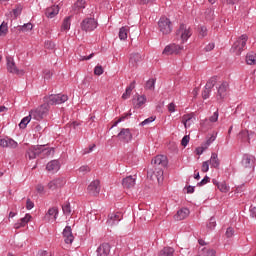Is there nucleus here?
<instances>
[{
  "instance_id": "obj_1",
  "label": "nucleus",
  "mask_w": 256,
  "mask_h": 256,
  "mask_svg": "<svg viewBox=\"0 0 256 256\" xmlns=\"http://www.w3.org/2000/svg\"><path fill=\"white\" fill-rule=\"evenodd\" d=\"M55 154L54 148H45V145H35L31 146L26 151V157L28 159H37L39 157L40 159H46V157H51V155Z\"/></svg>"
},
{
  "instance_id": "obj_2",
  "label": "nucleus",
  "mask_w": 256,
  "mask_h": 256,
  "mask_svg": "<svg viewBox=\"0 0 256 256\" xmlns=\"http://www.w3.org/2000/svg\"><path fill=\"white\" fill-rule=\"evenodd\" d=\"M48 114L49 104L45 101L42 105L30 111V117H32V119H35V121H41L44 117H47Z\"/></svg>"
},
{
  "instance_id": "obj_3",
  "label": "nucleus",
  "mask_w": 256,
  "mask_h": 256,
  "mask_svg": "<svg viewBox=\"0 0 256 256\" xmlns=\"http://www.w3.org/2000/svg\"><path fill=\"white\" fill-rule=\"evenodd\" d=\"M248 39L249 37L247 36V34L241 35L237 39V41H235L234 44L232 45L230 49L231 53H235L237 56L241 55V53L243 52V49H245L247 45Z\"/></svg>"
},
{
  "instance_id": "obj_4",
  "label": "nucleus",
  "mask_w": 256,
  "mask_h": 256,
  "mask_svg": "<svg viewBox=\"0 0 256 256\" xmlns=\"http://www.w3.org/2000/svg\"><path fill=\"white\" fill-rule=\"evenodd\" d=\"M68 99L69 96L65 94H52L50 96H45L44 102L48 104V107H50V105H61L68 101Z\"/></svg>"
},
{
  "instance_id": "obj_5",
  "label": "nucleus",
  "mask_w": 256,
  "mask_h": 256,
  "mask_svg": "<svg viewBox=\"0 0 256 256\" xmlns=\"http://www.w3.org/2000/svg\"><path fill=\"white\" fill-rule=\"evenodd\" d=\"M158 29L162 35H169L173 31L171 20L167 17H161L158 21Z\"/></svg>"
},
{
  "instance_id": "obj_6",
  "label": "nucleus",
  "mask_w": 256,
  "mask_h": 256,
  "mask_svg": "<svg viewBox=\"0 0 256 256\" xmlns=\"http://www.w3.org/2000/svg\"><path fill=\"white\" fill-rule=\"evenodd\" d=\"M6 67L8 73H12V75H25V71L19 70V68H17L15 60L11 56L6 57Z\"/></svg>"
},
{
  "instance_id": "obj_7",
  "label": "nucleus",
  "mask_w": 256,
  "mask_h": 256,
  "mask_svg": "<svg viewBox=\"0 0 256 256\" xmlns=\"http://www.w3.org/2000/svg\"><path fill=\"white\" fill-rule=\"evenodd\" d=\"M151 163L153 164L155 171H157V169L167 168L169 160H167V156L165 155H157L152 159Z\"/></svg>"
},
{
  "instance_id": "obj_8",
  "label": "nucleus",
  "mask_w": 256,
  "mask_h": 256,
  "mask_svg": "<svg viewBox=\"0 0 256 256\" xmlns=\"http://www.w3.org/2000/svg\"><path fill=\"white\" fill-rule=\"evenodd\" d=\"M97 21L95 20V18H86L84 19L81 24L80 27L82 29V31H95V29H97Z\"/></svg>"
},
{
  "instance_id": "obj_9",
  "label": "nucleus",
  "mask_w": 256,
  "mask_h": 256,
  "mask_svg": "<svg viewBox=\"0 0 256 256\" xmlns=\"http://www.w3.org/2000/svg\"><path fill=\"white\" fill-rule=\"evenodd\" d=\"M176 36L180 37L182 43H185L191 37V30L187 25L181 24L179 29L176 31Z\"/></svg>"
},
{
  "instance_id": "obj_10",
  "label": "nucleus",
  "mask_w": 256,
  "mask_h": 256,
  "mask_svg": "<svg viewBox=\"0 0 256 256\" xmlns=\"http://www.w3.org/2000/svg\"><path fill=\"white\" fill-rule=\"evenodd\" d=\"M227 93H229V83L224 81L217 89L216 99L217 101H223L225 97H227Z\"/></svg>"
},
{
  "instance_id": "obj_11",
  "label": "nucleus",
  "mask_w": 256,
  "mask_h": 256,
  "mask_svg": "<svg viewBox=\"0 0 256 256\" xmlns=\"http://www.w3.org/2000/svg\"><path fill=\"white\" fill-rule=\"evenodd\" d=\"M183 50V47L180 45H177L175 43L167 45L163 50V55H179L181 51Z\"/></svg>"
},
{
  "instance_id": "obj_12",
  "label": "nucleus",
  "mask_w": 256,
  "mask_h": 256,
  "mask_svg": "<svg viewBox=\"0 0 256 256\" xmlns=\"http://www.w3.org/2000/svg\"><path fill=\"white\" fill-rule=\"evenodd\" d=\"M117 138L122 143H129V141L133 139V134H131V130L129 128H122L118 133Z\"/></svg>"
},
{
  "instance_id": "obj_13",
  "label": "nucleus",
  "mask_w": 256,
  "mask_h": 256,
  "mask_svg": "<svg viewBox=\"0 0 256 256\" xmlns=\"http://www.w3.org/2000/svg\"><path fill=\"white\" fill-rule=\"evenodd\" d=\"M87 191L89 195L97 197V195H99L101 192V182L99 180L92 181L90 185H88Z\"/></svg>"
},
{
  "instance_id": "obj_14",
  "label": "nucleus",
  "mask_w": 256,
  "mask_h": 256,
  "mask_svg": "<svg viewBox=\"0 0 256 256\" xmlns=\"http://www.w3.org/2000/svg\"><path fill=\"white\" fill-rule=\"evenodd\" d=\"M121 219H123V213L112 212L108 215V219H107L106 223L110 227H113V225H117L119 223V221H121Z\"/></svg>"
},
{
  "instance_id": "obj_15",
  "label": "nucleus",
  "mask_w": 256,
  "mask_h": 256,
  "mask_svg": "<svg viewBox=\"0 0 256 256\" xmlns=\"http://www.w3.org/2000/svg\"><path fill=\"white\" fill-rule=\"evenodd\" d=\"M65 183H67L65 178H56L48 183V189L51 191H57V189L64 187Z\"/></svg>"
},
{
  "instance_id": "obj_16",
  "label": "nucleus",
  "mask_w": 256,
  "mask_h": 256,
  "mask_svg": "<svg viewBox=\"0 0 256 256\" xmlns=\"http://www.w3.org/2000/svg\"><path fill=\"white\" fill-rule=\"evenodd\" d=\"M62 235L67 245H71V243L75 241V236H73V230L71 229V226H66L62 232Z\"/></svg>"
},
{
  "instance_id": "obj_17",
  "label": "nucleus",
  "mask_w": 256,
  "mask_h": 256,
  "mask_svg": "<svg viewBox=\"0 0 256 256\" xmlns=\"http://www.w3.org/2000/svg\"><path fill=\"white\" fill-rule=\"evenodd\" d=\"M58 215H59V208L52 207L46 213L45 219H46V221H48V223H54V221H57Z\"/></svg>"
},
{
  "instance_id": "obj_18",
  "label": "nucleus",
  "mask_w": 256,
  "mask_h": 256,
  "mask_svg": "<svg viewBox=\"0 0 256 256\" xmlns=\"http://www.w3.org/2000/svg\"><path fill=\"white\" fill-rule=\"evenodd\" d=\"M242 165L246 169H251L255 165V156L251 154H244L242 157Z\"/></svg>"
},
{
  "instance_id": "obj_19",
  "label": "nucleus",
  "mask_w": 256,
  "mask_h": 256,
  "mask_svg": "<svg viewBox=\"0 0 256 256\" xmlns=\"http://www.w3.org/2000/svg\"><path fill=\"white\" fill-rule=\"evenodd\" d=\"M97 256H109L111 253V245L102 243L96 250Z\"/></svg>"
},
{
  "instance_id": "obj_20",
  "label": "nucleus",
  "mask_w": 256,
  "mask_h": 256,
  "mask_svg": "<svg viewBox=\"0 0 256 256\" xmlns=\"http://www.w3.org/2000/svg\"><path fill=\"white\" fill-rule=\"evenodd\" d=\"M17 142L11 138H1L0 147H9L10 149H17Z\"/></svg>"
},
{
  "instance_id": "obj_21",
  "label": "nucleus",
  "mask_w": 256,
  "mask_h": 256,
  "mask_svg": "<svg viewBox=\"0 0 256 256\" xmlns=\"http://www.w3.org/2000/svg\"><path fill=\"white\" fill-rule=\"evenodd\" d=\"M141 61H143V56H141V54H139V53H133L130 55L129 66L137 67V65H139V63H141Z\"/></svg>"
},
{
  "instance_id": "obj_22",
  "label": "nucleus",
  "mask_w": 256,
  "mask_h": 256,
  "mask_svg": "<svg viewBox=\"0 0 256 256\" xmlns=\"http://www.w3.org/2000/svg\"><path fill=\"white\" fill-rule=\"evenodd\" d=\"M189 213L190 211L188 208H182L174 215V219L175 221H183V219H187V217H189Z\"/></svg>"
},
{
  "instance_id": "obj_23",
  "label": "nucleus",
  "mask_w": 256,
  "mask_h": 256,
  "mask_svg": "<svg viewBox=\"0 0 256 256\" xmlns=\"http://www.w3.org/2000/svg\"><path fill=\"white\" fill-rule=\"evenodd\" d=\"M135 181H136L135 177L127 176L126 178H123L122 185H123L124 189H131V188L135 187Z\"/></svg>"
},
{
  "instance_id": "obj_24",
  "label": "nucleus",
  "mask_w": 256,
  "mask_h": 256,
  "mask_svg": "<svg viewBox=\"0 0 256 256\" xmlns=\"http://www.w3.org/2000/svg\"><path fill=\"white\" fill-rule=\"evenodd\" d=\"M47 171H59L61 169V164L59 163V160H51L46 165Z\"/></svg>"
},
{
  "instance_id": "obj_25",
  "label": "nucleus",
  "mask_w": 256,
  "mask_h": 256,
  "mask_svg": "<svg viewBox=\"0 0 256 256\" xmlns=\"http://www.w3.org/2000/svg\"><path fill=\"white\" fill-rule=\"evenodd\" d=\"M29 221H31V216L30 214H26L24 218L20 219V222L14 224V229H21V227H25Z\"/></svg>"
},
{
  "instance_id": "obj_26",
  "label": "nucleus",
  "mask_w": 256,
  "mask_h": 256,
  "mask_svg": "<svg viewBox=\"0 0 256 256\" xmlns=\"http://www.w3.org/2000/svg\"><path fill=\"white\" fill-rule=\"evenodd\" d=\"M46 17L49 19H53L56 15H59V6H52L48 8L45 13Z\"/></svg>"
},
{
  "instance_id": "obj_27",
  "label": "nucleus",
  "mask_w": 256,
  "mask_h": 256,
  "mask_svg": "<svg viewBox=\"0 0 256 256\" xmlns=\"http://www.w3.org/2000/svg\"><path fill=\"white\" fill-rule=\"evenodd\" d=\"M135 80L130 83L128 87H126L125 92L122 94V99H129L131 97V93H133V89H135Z\"/></svg>"
},
{
  "instance_id": "obj_28",
  "label": "nucleus",
  "mask_w": 256,
  "mask_h": 256,
  "mask_svg": "<svg viewBox=\"0 0 256 256\" xmlns=\"http://www.w3.org/2000/svg\"><path fill=\"white\" fill-rule=\"evenodd\" d=\"M208 163H210L211 167H213L214 169H219L220 162H219V157L217 156V153L215 152L212 153Z\"/></svg>"
},
{
  "instance_id": "obj_29",
  "label": "nucleus",
  "mask_w": 256,
  "mask_h": 256,
  "mask_svg": "<svg viewBox=\"0 0 256 256\" xmlns=\"http://www.w3.org/2000/svg\"><path fill=\"white\" fill-rule=\"evenodd\" d=\"M132 101L135 107L139 109V107L145 105V103L147 102V97H145V95H142V96L138 95L137 99H133Z\"/></svg>"
},
{
  "instance_id": "obj_30",
  "label": "nucleus",
  "mask_w": 256,
  "mask_h": 256,
  "mask_svg": "<svg viewBox=\"0 0 256 256\" xmlns=\"http://www.w3.org/2000/svg\"><path fill=\"white\" fill-rule=\"evenodd\" d=\"M155 177L158 181V183H163V169H157L155 170L151 175L150 179H153Z\"/></svg>"
},
{
  "instance_id": "obj_31",
  "label": "nucleus",
  "mask_w": 256,
  "mask_h": 256,
  "mask_svg": "<svg viewBox=\"0 0 256 256\" xmlns=\"http://www.w3.org/2000/svg\"><path fill=\"white\" fill-rule=\"evenodd\" d=\"M247 65H256V53L250 52L246 55Z\"/></svg>"
},
{
  "instance_id": "obj_32",
  "label": "nucleus",
  "mask_w": 256,
  "mask_h": 256,
  "mask_svg": "<svg viewBox=\"0 0 256 256\" xmlns=\"http://www.w3.org/2000/svg\"><path fill=\"white\" fill-rule=\"evenodd\" d=\"M175 253V249L171 247H164L160 252L159 256H173Z\"/></svg>"
},
{
  "instance_id": "obj_33",
  "label": "nucleus",
  "mask_w": 256,
  "mask_h": 256,
  "mask_svg": "<svg viewBox=\"0 0 256 256\" xmlns=\"http://www.w3.org/2000/svg\"><path fill=\"white\" fill-rule=\"evenodd\" d=\"M238 139H240L243 143H245V141H251V138L249 137V131L248 130H242L238 134Z\"/></svg>"
},
{
  "instance_id": "obj_34",
  "label": "nucleus",
  "mask_w": 256,
  "mask_h": 256,
  "mask_svg": "<svg viewBox=\"0 0 256 256\" xmlns=\"http://www.w3.org/2000/svg\"><path fill=\"white\" fill-rule=\"evenodd\" d=\"M69 29H71V16H68L63 20L61 31H69Z\"/></svg>"
},
{
  "instance_id": "obj_35",
  "label": "nucleus",
  "mask_w": 256,
  "mask_h": 256,
  "mask_svg": "<svg viewBox=\"0 0 256 256\" xmlns=\"http://www.w3.org/2000/svg\"><path fill=\"white\" fill-rule=\"evenodd\" d=\"M216 251L211 248H203L199 254V256H215Z\"/></svg>"
},
{
  "instance_id": "obj_36",
  "label": "nucleus",
  "mask_w": 256,
  "mask_h": 256,
  "mask_svg": "<svg viewBox=\"0 0 256 256\" xmlns=\"http://www.w3.org/2000/svg\"><path fill=\"white\" fill-rule=\"evenodd\" d=\"M156 81H157V79H155V78L149 79L145 84V89H147L148 91H155Z\"/></svg>"
},
{
  "instance_id": "obj_37",
  "label": "nucleus",
  "mask_w": 256,
  "mask_h": 256,
  "mask_svg": "<svg viewBox=\"0 0 256 256\" xmlns=\"http://www.w3.org/2000/svg\"><path fill=\"white\" fill-rule=\"evenodd\" d=\"M31 114H29L28 116L24 117L21 122L19 123V127L20 129H25L27 127V125H29V123L31 122Z\"/></svg>"
},
{
  "instance_id": "obj_38",
  "label": "nucleus",
  "mask_w": 256,
  "mask_h": 256,
  "mask_svg": "<svg viewBox=\"0 0 256 256\" xmlns=\"http://www.w3.org/2000/svg\"><path fill=\"white\" fill-rule=\"evenodd\" d=\"M127 33H129V28L127 27H121L119 30V39L121 41H125V39H127Z\"/></svg>"
},
{
  "instance_id": "obj_39",
  "label": "nucleus",
  "mask_w": 256,
  "mask_h": 256,
  "mask_svg": "<svg viewBox=\"0 0 256 256\" xmlns=\"http://www.w3.org/2000/svg\"><path fill=\"white\" fill-rule=\"evenodd\" d=\"M217 84V76H214L212 78H210L206 85H205V89H213V87H215V85Z\"/></svg>"
},
{
  "instance_id": "obj_40",
  "label": "nucleus",
  "mask_w": 256,
  "mask_h": 256,
  "mask_svg": "<svg viewBox=\"0 0 256 256\" xmlns=\"http://www.w3.org/2000/svg\"><path fill=\"white\" fill-rule=\"evenodd\" d=\"M193 119V116L191 114H186L182 117V123L185 127H191V121Z\"/></svg>"
},
{
  "instance_id": "obj_41",
  "label": "nucleus",
  "mask_w": 256,
  "mask_h": 256,
  "mask_svg": "<svg viewBox=\"0 0 256 256\" xmlns=\"http://www.w3.org/2000/svg\"><path fill=\"white\" fill-rule=\"evenodd\" d=\"M8 32L9 28L7 27V23L2 22V24L0 25V36L5 37V35H7Z\"/></svg>"
},
{
  "instance_id": "obj_42",
  "label": "nucleus",
  "mask_w": 256,
  "mask_h": 256,
  "mask_svg": "<svg viewBox=\"0 0 256 256\" xmlns=\"http://www.w3.org/2000/svg\"><path fill=\"white\" fill-rule=\"evenodd\" d=\"M62 211L64 215H71V203L66 202L62 205Z\"/></svg>"
},
{
  "instance_id": "obj_43",
  "label": "nucleus",
  "mask_w": 256,
  "mask_h": 256,
  "mask_svg": "<svg viewBox=\"0 0 256 256\" xmlns=\"http://www.w3.org/2000/svg\"><path fill=\"white\" fill-rule=\"evenodd\" d=\"M31 29H33V24L31 23H26L22 26H18V31H31Z\"/></svg>"
},
{
  "instance_id": "obj_44",
  "label": "nucleus",
  "mask_w": 256,
  "mask_h": 256,
  "mask_svg": "<svg viewBox=\"0 0 256 256\" xmlns=\"http://www.w3.org/2000/svg\"><path fill=\"white\" fill-rule=\"evenodd\" d=\"M217 188L219 189V191H221V193H227L229 191V186H227L225 182L218 184Z\"/></svg>"
},
{
  "instance_id": "obj_45",
  "label": "nucleus",
  "mask_w": 256,
  "mask_h": 256,
  "mask_svg": "<svg viewBox=\"0 0 256 256\" xmlns=\"http://www.w3.org/2000/svg\"><path fill=\"white\" fill-rule=\"evenodd\" d=\"M208 229H215L217 227V220H215V217H211L209 220V223L207 224Z\"/></svg>"
},
{
  "instance_id": "obj_46",
  "label": "nucleus",
  "mask_w": 256,
  "mask_h": 256,
  "mask_svg": "<svg viewBox=\"0 0 256 256\" xmlns=\"http://www.w3.org/2000/svg\"><path fill=\"white\" fill-rule=\"evenodd\" d=\"M218 120H219V110L214 112L213 115L209 117L210 123H217Z\"/></svg>"
},
{
  "instance_id": "obj_47",
  "label": "nucleus",
  "mask_w": 256,
  "mask_h": 256,
  "mask_svg": "<svg viewBox=\"0 0 256 256\" xmlns=\"http://www.w3.org/2000/svg\"><path fill=\"white\" fill-rule=\"evenodd\" d=\"M75 9H85V0H78L75 4H74Z\"/></svg>"
},
{
  "instance_id": "obj_48",
  "label": "nucleus",
  "mask_w": 256,
  "mask_h": 256,
  "mask_svg": "<svg viewBox=\"0 0 256 256\" xmlns=\"http://www.w3.org/2000/svg\"><path fill=\"white\" fill-rule=\"evenodd\" d=\"M21 11H23V8L21 6H17L15 9L12 10L15 19H17L18 16L21 15Z\"/></svg>"
},
{
  "instance_id": "obj_49",
  "label": "nucleus",
  "mask_w": 256,
  "mask_h": 256,
  "mask_svg": "<svg viewBox=\"0 0 256 256\" xmlns=\"http://www.w3.org/2000/svg\"><path fill=\"white\" fill-rule=\"evenodd\" d=\"M153 121H155V117L151 116L147 119H145L144 121H142L140 123L141 127H145V125H149V123H153Z\"/></svg>"
},
{
  "instance_id": "obj_50",
  "label": "nucleus",
  "mask_w": 256,
  "mask_h": 256,
  "mask_svg": "<svg viewBox=\"0 0 256 256\" xmlns=\"http://www.w3.org/2000/svg\"><path fill=\"white\" fill-rule=\"evenodd\" d=\"M209 181H211V178H209V176H205L198 184V187H203V185H207V183H209Z\"/></svg>"
},
{
  "instance_id": "obj_51",
  "label": "nucleus",
  "mask_w": 256,
  "mask_h": 256,
  "mask_svg": "<svg viewBox=\"0 0 256 256\" xmlns=\"http://www.w3.org/2000/svg\"><path fill=\"white\" fill-rule=\"evenodd\" d=\"M191 138L189 137V135H185L183 138H182V141H181V146L182 147H187V145H189V140Z\"/></svg>"
},
{
  "instance_id": "obj_52",
  "label": "nucleus",
  "mask_w": 256,
  "mask_h": 256,
  "mask_svg": "<svg viewBox=\"0 0 256 256\" xmlns=\"http://www.w3.org/2000/svg\"><path fill=\"white\" fill-rule=\"evenodd\" d=\"M104 70H103V66H96L94 68V75H103Z\"/></svg>"
},
{
  "instance_id": "obj_53",
  "label": "nucleus",
  "mask_w": 256,
  "mask_h": 256,
  "mask_svg": "<svg viewBox=\"0 0 256 256\" xmlns=\"http://www.w3.org/2000/svg\"><path fill=\"white\" fill-rule=\"evenodd\" d=\"M211 89L205 88L202 92V98L203 99H209V95H211Z\"/></svg>"
},
{
  "instance_id": "obj_54",
  "label": "nucleus",
  "mask_w": 256,
  "mask_h": 256,
  "mask_svg": "<svg viewBox=\"0 0 256 256\" xmlns=\"http://www.w3.org/2000/svg\"><path fill=\"white\" fill-rule=\"evenodd\" d=\"M215 139H217V135L212 134L211 137L206 141V143L204 145L206 147H209V145H211V143H213V141H215Z\"/></svg>"
},
{
  "instance_id": "obj_55",
  "label": "nucleus",
  "mask_w": 256,
  "mask_h": 256,
  "mask_svg": "<svg viewBox=\"0 0 256 256\" xmlns=\"http://www.w3.org/2000/svg\"><path fill=\"white\" fill-rule=\"evenodd\" d=\"M235 233V230L231 227L227 228L226 230V237L229 239L231 238Z\"/></svg>"
},
{
  "instance_id": "obj_56",
  "label": "nucleus",
  "mask_w": 256,
  "mask_h": 256,
  "mask_svg": "<svg viewBox=\"0 0 256 256\" xmlns=\"http://www.w3.org/2000/svg\"><path fill=\"white\" fill-rule=\"evenodd\" d=\"M33 207H35V203H33V201H31V199L28 198L26 201V209L31 210L33 209Z\"/></svg>"
},
{
  "instance_id": "obj_57",
  "label": "nucleus",
  "mask_w": 256,
  "mask_h": 256,
  "mask_svg": "<svg viewBox=\"0 0 256 256\" xmlns=\"http://www.w3.org/2000/svg\"><path fill=\"white\" fill-rule=\"evenodd\" d=\"M209 171V161H205L202 163V172L207 173Z\"/></svg>"
},
{
  "instance_id": "obj_58",
  "label": "nucleus",
  "mask_w": 256,
  "mask_h": 256,
  "mask_svg": "<svg viewBox=\"0 0 256 256\" xmlns=\"http://www.w3.org/2000/svg\"><path fill=\"white\" fill-rule=\"evenodd\" d=\"M199 33H200L201 37H207V27L201 26Z\"/></svg>"
},
{
  "instance_id": "obj_59",
  "label": "nucleus",
  "mask_w": 256,
  "mask_h": 256,
  "mask_svg": "<svg viewBox=\"0 0 256 256\" xmlns=\"http://www.w3.org/2000/svg\"><path fill=\"white\" fill-rule=\"evenodd\" d=\"M204 49L206 52L213 51L215 49V43H209Z\"/></svg>"
},
{
  "instance_id": "obj_60",
  "label": "nucleus",
  "mask_w": 256,
  "mask_h": 256,
  "mask_svg": "<svg viewBox=\"0 0 256 256\" xmlns=\"http://www.w3.org/2000/svg\"><path fill=\"white\" fill-rule=\"evenodd\" d=\"M45 47H46V49H55V43H53L51 41H46Z\"/></svg>"
},
{
  "instance_id": "obj_61",
  "label": "nucleus",
  "mask_w": 256,
  "mask_h": 256,
  "mask_svg": "<svg viewBox=\"0 0 256 256\" xmlns=\"http://www.w3.org/2000/svg\"><path fill=\"white\" fill-rule=\"evenodd\" d=\"M205 149H207V146H206V145H204V146H202V147L196 148V153H197V155H202V153H203V151H205Z\"/></svg>"
},
{
  "instance_id": "obj_62",
  "label": "nucleus",
  "mask_w": 256,
  "mask_h": 256,
  "mask_svg": "<svg viewBox=\"0 0 256 256\" xmlns=\"http://www.w3.org/2000/svg\"><path fill=\"white\" fill-rule=\"evenodd\" d=\"M52 75L53 74L51 73V71L49 70L44 71V79H51Z\"/></svg>"
},
{
  "instance_id": "obj_63",
  "label": "nucleus",
  "mask_w": 256,
  "mask_h": 256,
  "mask_svg": "<svg viewBox=\"0 0 256 256\" xmlns=\"http://www.w3.org/2000/svg\"><path fill=\"white\" fill-rule=\"evenodd\" d=\"M250 216L256 219V207H250Z\"/></svg>"
},
{
  "instance_id": "obj_64",
  "label": "nucleus",
  "mask_w": 256,
  "mask_h": 256,
  "mask_svg": "<svg viewBox=\"0 0 256 256\" xmlns=\"http://www.w3.org/2000/svg\"><path fill=\"white\" fill-rule=\"evenodd\" d=\"M38 255L39 256H51V254L49 252L45 251V250H40L38 252Z\"/></svg>"
}]
</instances>
